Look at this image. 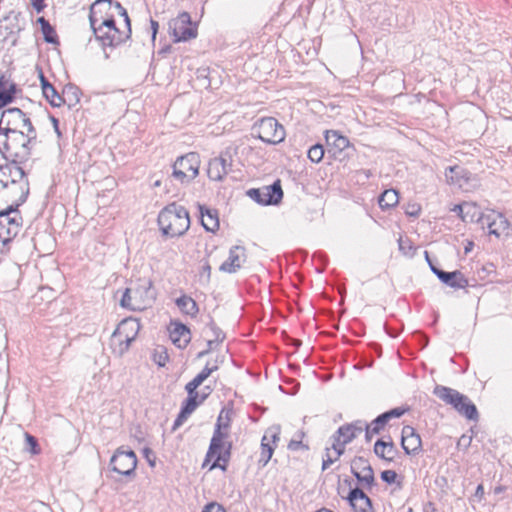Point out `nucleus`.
Masks as SVG:
<instances>
[{
  "instance_id": "1",
  "label": "nucleus",
  "mask_w": 512,
  "mask_h": 512,
  "mask_svg": "<svg viewBox=\"0 0 512 512\" xmlns=\"http://www.w3.org/2000/svg\"><path fill=\"white\" fill-rule=\"evenodd\" d=\"M37 134L0 132V153L13 162L22 163L29 159Z\"/></svg>"
},
{
  "instance_id": "2",
  "label": "nucleus",
  "mask_w": 512,
  "mask_h": 512,
  "mask_svg": "<svg viewBox=\"0 0 512 512\" xmlns=\"http://www.w3.org/2000/svg\"><path fill=\"white\" fill-rule=\"evenodd\" d=\"M223 427L227 428L228 423L222 424L221 416H219L202 465L205 467L210 462L211 458L216 457L209 470L215 468H220L222 471L227 470L231 457L232 443L228 440V433L222 431Z\"/></svg>"
},
{
  "instance_id": "3",
  "label": "nucleus",
  "mask_w": 512,
  "mask_h": 512,
  "mask_svg": "<svg viewBox=\"0 0 512 512\" xmlns=\"http://www.w3.org/2000/svg\"><path fill=\"white\" fill-rule=\"evenodd\" d=\"M163 235L168 237H180L190 227V217L187 209L176 203H171L163 208L157 219Z\"/></svg>"
},
{
  "instance_id": "4",
  "label": "nucleus",
  "mask_w": 512,
  "mask_h": 512,
  "mask_svg": "<svg viewBox=\"0 0 512 512\" xmlns=\"http://www.w3.org/2000/svg\"><path fill=\"white\" fill-rule=\"evenodd\" d=\"M155 299L156 290L152 281L148 278H142L125 289L120 305L133 311H142L151 307Z\"/></svg>"
},
{
  "instance_id": "5",
  "label": "nucleus",
  "mask_w": 512,
  "mask_h": 512,
  "mask_svg": "<svg viewBox=\"0 0 512 512\" xmlns=\"http://www.w3.org/2000/svg\"><path fill=\"white\" fill-rule=\"evenodd\" d=\"M116 16L123 17L125 25H130V18L126 9L115 0H96L90 7L89 24L90 27L111 24Z\"/></svg>"
},
{
  "instance_id": "6",
  "label": "nucleus",
  "mask_w": 512,
  "mask_h": 512,
  "mask_svg": "<svg viewBox=\"0 0 512 512\" xmlns=\"http://www.w3.org/2000/svg\"><path fill=\"white\" fill-rule=\"evenodd\" d=\"M7 188V196L14 197L12 203L7 208L0 210V215H5L6 221L9 222L8 226L11 229V233L15 236L18 234L20 223L16 217H10L11 213H15L18 207L22 205L29 194L28 183H19L12 180L10 185H5Z\"/></svg>"
},
{
  "instance_id": "7",
  "label": "nucleus",
  "mask_w": 512,
  "mask_h": 512,
  "mask_svg": "<svg viewBox=\"0 0 512 512\" xmlns=\"http://www.w3.org/2000/svg\"><path fill=\"white\" fill-rule=\"evenodd\" d=\"M91 30L93 31L95 39L104 50L107 47L113 48L121 45L131 37V24L126 26L125 30H120L116 27L115 20L111 21V24L104 23V25L91 27Z\"/></svg>"
},
{
  "instance_id": "8",
  "label": "nucleus",
  "mask_w": 512,
  "mask_h": 512,
  "mask_svg": "<svg viewBox=\"0 0 512 512\" xmlns=\"http://www.w3.org/2000/svg\"><path fill=\"white\" fill-rule=\"evenodd\" d=\"M253 133L267 144H279L285 139L284 127L273 117L259 119L253 125Z\"/></svg>"
},
{
  "instance_id": "9",
  "label": "nucleus",
  "mask_w": 512,
  "mask_h": 512,
  "mask_svg": "<svg viewBox=\"0 0 512 512\" xmlns=\"http://www.w3.org/2000/svg\"><path fill=\"white\" fill-rule=\"evenodd\" d=\"M200 158L197 153H188L179 157L173 165V176L181 181L190 182L199 173Z\"/></svg>"
},
{
  "instance_id": "10",
  "label": "nucleus",
  "mask_w": 512,
  "mask_h": 512,
  "mask_svg": "<svg viewBox=\"0 0 512 512\" xmlns=\"http://www.w3.org/2000/svg\"><path fill=\"white\" fill-rule=\"evenodd\" d=\"M140 327L139 320L131 317L119 323L112 337L119 342L120 354L125 353L129 349L131 343L136 339Z\"/></svg>"
},
{
  "instance_id": "11",
  "label": "nucleus",
  "mask_w": 512,
  "mask_h": 512,
  "mask_svg": "<svg viewBox=\"0 0 512 512\" xmlns=\"http://www.w3.org/2000/svg\"><path fill=\"white\" fill-rule=\"evenodd\" d=\"M112 470L124 476H134L137 466V457L134 451L119 447L110 459Z\"/></svg>"
},
{
  "instance_id": "12",
  "label": "nucleus",
  "mask_w": 512,
  "mask_h": 512,
  "mask_svg": "<svg viewBox=\"0 0 512 512\" xmlns=\"http://www.w3.org/2000/svg\"><path fill=\"white\" fill-rule=\"evenodd\" d=\"M169 30L175 42L187 41L197 35L196 29L191 26V17L187 12H183L177 18L171 20Z\"/></svg>"
},
{
  "instance_id": "13",
  "label": "nucleus",
  "mask_w": 512,
  "mask_h": 512,
  "mask_svg": "<svg viewBox=\"0 0 512 512\" xmlns=\"http://www.w3.org/2000/svg\"><path fill=\"white\" fill-rule=\"evenodd\" d=\"M232 168V154L229 149L208 163L207 174L213 181H222Z\"/></svg>"
},
{
  "instance_id": "14",
  "label": "nucleus",
  "mask_w": 512,
  "mask_h": 512,
  "mask_svg": "<svg viewBox=\"0 0 512 512\" xmlns=\"http://www.w3.org/2000/svg\"><path fill=\"white\" fill-rule=\"evenodd\" d=\"M351 473L364 487L371 488L374 484V471L369 461L361 456L351 461Z\"/></svg>"
},
{
  "instance_id": "15",
  "label": "nucleus",
  "mask_w": 512,
  "mask_h": 512,
  "mask_svg": "<svg viewBox=\"0 0 512 512\" xmlns=\"http://www.w3.org/2000/svg\"><path fill=\"white\" fill-rule=\"evenodd\" d=\"M246 259V249L239 245L233 246L229 250L228 259L220 265L219 270L225 273H235L246 262Z\"/></svg>"
},
{
  "instance_id": "16",
  "label": "nucleus",
  "mask_w": 512,
  "mask_h": 512,
  "mask_svg": "<svg viewBox=\"0 0 512 512\" xmlns=\"http://www.w3.org/2000/svg\"><path fill=\"white\" fill-rule=\"evenodd\" d=\"M481 224L486 225L489 233L497 237L507 232L509 228L508 220L501 213L495 211L486 213Z\"/></svg>"
},
{
  "instance_id": "17",
  "label": "nucleus",
  "mask_w": 512,
  "mask_h": 512,
  "mask_svg": "<svg viewBox=\"0 0 512 512\" xmlns=\"http://www.w3.org/2000/svg\"><path fill=\"white\" fill-rule=\"evenodd\" d=\"M421 438L412 426L402 428L401 446L406 454L415 455L421 450Z\"/></svg>"
},
{
  "instance_id": "18",
  "label": "nucleus",
  "mask_w": 512,
  "mask_h": 512,
  "mask_svg": "<svg viewBox=\"0 0 512 512\" xmlns=\"http://www.w3.org/2000/svg\"><path fill=\"white\" fill-rule=\"evenodd\" d=\"M28 116L19 108H8L4 110L0 117V132H10L12 128L17 127L21 121H25Z\"/></svg>"
},
{
  "instance_id": "19",
  "label": "nucleus",
  "mask_w": 512,
  "mask_h": 512,
  "mask_svg": "<svg viewBox=\"0 0 512 512\" xmlns=\"http://www.w3.org/2000/svg\"><path fill=\"white\" fill-rule=\"evenodd\" d=\"M433 394L454 409H458L459 403L466 400V395L443 385H436Z\"/></svg>"
},
{
  "instance_id": "20",
  "label": "nucleus",
  "mask_w": 512,
  "mask_h": 512,
  "mask_svg": "<svg viewBox=\"0 0 512 512\" xmlns=\"http://www.w3.org/2000/svg\"><path fill=\"white\" fill-rule=\"evenodd\" d=\"M406 412V409L401 407L393 408L389 411H386L379 416H377L372 422H371V428L367 429V433H376L379 434L385 427V425L394 418H400L404 415Z\"/></svg>"
},
{
  "instance_id": "21",
  "label": "nucleus",
  "mask_w": 512,
  "mask_h": 512,
  "mask_svg": "<svg viewBox=\"0 0 512 512\" xmlns=\"http://www.w3.org/2000/svg\"><path fill=\"white\" fill-rule=\"evenodd\" d=\"M347 499L355 512H373L370 498L360 488L352 489Z\"/></svg>"
},
{
  "instance_id": "22",
  "label": "nucleus",
  "mask_w": 512,
  "mask_h": 512,
  "mask_svg": "<svg viewBox=\"0 0 512 512\" xmlns=\"http://www.w3.org/2000/svg\"><path fill=\"white\" fill-rule=\"evenodd\" d=\"M435 275L440 281L452 288L461 289L468 286V280L458 270L452 272L435 271Z\"/></svg>"
},
{
  "instance_id": "23",
  "label": "nucleus",
  "mask_w": 512,
  "mask_h": 512,
  "mask_svg": "<svg viewBox=\"0 0 512 512\" xmlns=\"http://www.w3.org/2000/svg\"><path fill=\"white\" fill-rule=\"evenodd\" d=\"M457 209H459V216L461 219L466 222L482 223L485 216V214L480 211L477 204L473 202H464L459 204L457 205Z\"/></svg>"
},
{
  "instance_id": "24",
  "label": "nucleus",
  "mask_w": 512,
  "mask_h": 512,
  "mask_svg": "<svg viewBox=\"0 0 512 512\" xmlns=\"http://www.w3.org/2000/svg\"><path fill=\"white\" fill-rule=\"evenodd\" d=\"M364 426V421L357 420L351 424H346L339 427L335 434L344 439V443H350L364 431Z\"/></svg>"
},
{
  "instance_id": "25",
  "label": "nucleus",
  "mask_w": 512,
  "mask_h": 512,
  "mask_svg": "<svg viewBox=\"0 0 512 512\" xmlns=\"http://www.w3.org/2000/svg\"><path fill=\"white\" fill-rule=\"evenodd\" d=\"M201 224L206 231L215 232L219 228L218 212L214 209L199 205Z\"/></svg>"
},
{
  "instance_id": "26",
  "label": "nucleus",
  "mask_w": 512,
  "mask_h": 512,
  "mask_svg": "<svg viewBox=\"0 0 512 512\" xmlns=\"http://www.w3.org/2000/svg\"><path fill=\"white\" fill-rule=\"evenodd\" d=\"M171 341L179 348H185L190 342V330L181 323H175L170 330Z\"/></svg>"
},
{
  "instance_id": "27",
  "label": "nucleus",
  "mask_w": 512,
  "mask_h": 512,
  "mask_svg": "<svg viewBox=\"0 0 512 512\" xmlns=\"http://www.w3.org/2000/svg\"><path fill=\"white\" fill-rule=\"evenodd\" d=\"M395 446L392 441L386 442L382 439H379L374 444V453L381 459L391 462L394 459L395 455Z\"/></svg>"
},
{
  "instance_id": "28",
  "label": "nucleus",
  "mask_w": 512,
  "mask_h": 512,
  "mask_svg": "<svg viewBox=\"0 0 512 512\" xmlns=\"http://www.w3.org/2000/svg\"><path fill=\"white\" fill-rule=\"evenodd\" d=\"M326 141L334 149V155L341 153L349 147L350 142L347 137L340 135L337 131H327L325 135Z\"/></svg>"
},
{
  "instance_id": "29",
  "label": "nucleus",
  "mask_w": 512,
  "mask_h": 512,
  "mask_svg": "<svg viewBox=\"0 0 512 512\" xmlns=\"http://www.w3.org/2000/svg\"><path fill=\"white\" fill-rule=\"evenodd\" d=\"M468 172L460 167V166H451L446 169L445 176L447 181L458 185L461 187L463 185V181L467 182L469 180Z\"/></svg>"
},
{
  "instance_id": "30",
  "label": "nucleus",
  "mask_w": 512,
  "mask_h": 512,
  "mask_svg": "<svg viewBox=\"0 0 512 512\" xmlns=\"http://www.w3.org/2000/svg\"><path fill=\"white\" fill-rule=\"evenodd\" d=\"M264 196L266 199V205H276L280 203L283 198V191L281 188L280 180L275 181L272 185L264 186Z\"/></svg>"
},
{
  "instance_id": "31",
  "label": "nucleus",
  "mask_w": 512,
  "mask_h": 512,
  "mask_svg": "<svg viewBox=\"0 0 512 512\" xmlns=\"http://www.w3.org/2000/svg\"><path fill=\"white\" fill-rule=\"evenodd\" d=\"M185 390L188 394V397L183 402L181 409H183V413L191 414L198 407V405L205 400L206 395H202L198 400L199 393L196 391L197 389H193V391H191L187 388V386H185Z\"/></svg>"
},
{
  "instance_id": "32",
  "label": "nucleus",
  "mask_w": 512,
  "mask_h": 512,
  "mask_svg": "<svg viewBox=\"0 0 512 512\" xmlns=\"http://www.w3.org/2000/svg\"><path fill=\"white\" fill-rule=\"evenodd\" d=\"M455 410L468 420L477 421L479 418L478 410L468 396H466L465 401L459 403L458 409Z\"/></svg>"
},
{
  "instance_id": "33",
  "label": "nucleus",
  "mask_w": 512,
  "mask_h": 512,
  "mask_svg": "<svg viewBox=\"0 0 512 512\" xmlns=\"http://www.w3.org/2000/svg\"><path fill=\"white\" fill-rule=\"evenodd\" d=\"M217 369V364L210 366V363H207L203 370L186 384L187 388L191 391L197 389Z\"/></svg>"
},
{
  "instance_id": "34",
  "label": "nucleus",
  "mask_w": 512,
  "mask_h": 512,
  "mask_svg": "<svg viewBox=\"0 0 512 512\" xmlns=\"http://www.w3.org/2000/svg\"><path fill=\"white\" fill-rule=\"evenodd\" d=\"M176 305L185 314L194 316L198 312V306L196 302L187 295H183L176 299Z\"/></svg>"
},
{
  "instance_id": "35",
  "label": "nucleus",
  "mask_w": 512,
  "mask_h": 512,
  "mask_svg": "<svg viewBox=\"0 0 512 512\" xmlns=\"http://www.w3.org/2000/svg\"><path fill=\"white\" fill-rule=\"evenodd\" d=\"M398 192L394 189L385 190L379 197L378 203L382 209H389L398 204Z\"/></svg>"
},
{
  "instance_id": "36",
  "label": "nucleus",
  "mask_w": 512,
  "mask_h": 512,
  "mask_svg": "<svg viewBox=\"0 0 512 512\" xmlns=\"http://www.w3.org/2000/svg\"><path fill=\"white\" fill-rule=\"evenodd\" d=\"M275 446L272 445L269 441L261 440V455L259 458V463H262V466H266L269 460L271 459Z\"/></svg>"
},
{
  "instance_id": "37",
  "label": "nucleus",
  "mask_w": 512,
  "mask_h": 512,
  "mask_svg": "<svg viewBox=\"0 0 512 512\" xmlns=\"http://www.w3.org/2000/svg\"><path fill=\"white\" fill-rule=\"evenodd\" d=\"M42 93L53 107H60L64 103V99L58 94L54 86L48 88Z\"/></svg>"
},
{
  "instance_id": "38",
  "label": "nucleus",
  "mask_w": 512,
  "mask_h": 512,
  "mask_svg": "<svg viewBox=\"0 0 512 512\" xmlns=\"http://www.w3.org/2000/svg\"><path fill=\"white\" fill-rule=\"evenodd\" d=\"M8 224L9 222L6 221L5 215H0V242L4 244L12 237H15V235L11 233Z\"/></svg>"
},
{
  "instance_id": "39",
  "label": "nucleus",
  "mask_w": 512,
  "mask_h": 512,
  "mask_svg": "<svg viewBox=\"0 0 512 512\" xmlns=\"http://www.w3.org/2000/svg\"><path fill=\"white\" fill-rule=\"evenodd\" d=\"M281 434V428L279 425H273L269 427L264 435H263V441H269L272 445L275 444L280 439Z\"/></svg>"
},
{
  "instance_id": "40",
  "label": "nucleus",
  "mask_w": 512,
  "mask_h": 512,
  "mask_svg": "<svg viewBox=\"0 0 512 512\" xmlns=\"http://www.w3.org/2000/svg\"><path fill=\"white\" fill-rule=\"evenodd\" d=\"M12 132L18 133H28V136H32V134H37L36 129L34 128L29 117L25 118V121H21L17 127L12 128Z\"/></svg>"
},
{
  "instance_id": "41",
  "label": "nucleus",
  "mask_w": 512,
  "mask_h": 512,
  "mask_svg": "<svg viewBox=\"0 0 512 512\" xmlns=\"http://www.w3.org/2000/svg\"><path fill=\"white\" fill-rule=\"evenodd\" d=\"M332 440H333V443H332L331 448L334 450L335 459H339L341 457V455H343V453L345 451V445L347 443H344V439H342L335 433L332 436Z\"/></svg>"
},
{
  "instance_id": "42",
  "label": "nucleus",
  "mask_w": 512,
  "mask_h": 512,
  "mask_svg": "<svg viewBox=\"0 0 512 512\" xmlns=\"http://www.w3.org/2000/svg\"><path fill=\"white\" fill-rule=\"evenodd\" d=\"M323 157L324 148L320 144H315L308 150V158L314 163H319Z\"/></svg>"
},
{
  "instance_id": "43",
  "label": "nucleus",
  "mask_w": 512,
  "mask_h": 512,
  "mask_svg": "<svg viewBox=\"0 0 512 512\" xmlns=\"http://www.w3.org/2000/svg\"><path fill=\"white\" fill-rule=\"evenodd\" d=\"M264 188H252L247 191V195L255 202L266 205V197L264 196Z\"/></svg>"
},
{
  "instance_id": "44",
  "label": "nucleus",
  "mask_w": 512,
  "mask_h": 512,
  "mask_svg": "<svg viewBox=\"0 0 512 512\" xmlns=\"http://www.w3.org/2000/svg\"><path fill=\"white\" fill-rule=\"evenodd\" d=\"M209 332L211 333L212 339L222 342L225 339V334L223 331L215 325L214 322H210L207 326Z\"/></svg>"
},
{
  "instance_id": "45",
  "label": "nucleus",
  "mask_w": 512,
  "mask_h": 512,
  "mask_svg": "<svg viewBox=\"0 0 512 512\" xmlns=\"http://www.w3.org/2000/svg\"><path fill=\"white\" fill-rule=\"evenodd\" d=\"M25 439L27 444V450L30 451L31 454L36 455L39 453L38 443L34 436L29 433H25Z\"/></svg>"
},
{
  "instance_id": "46",
  "label": "nucleus",
  "mask_w": 512,
  "mask_h": 512,
  "mask_svg": "<svg viewBox=\"0 0 512 512\" xmlns=\"http://www.w3.org/2000/svg\"><path fill=\"white\" fill-rule=\"evenodd\" d=\"M42 33L44 35V40L47 43H52V44L57 43V35H56L54 28L51 25H47L45 27V31H42Z\"/></svg>"
},
{
  "instance_id": "47",
  "label": "nucleus",
  "mask_w": 512,
  "mask_h": 512,
  "mask_svg": "<svg viewBox=\"0 0 512 512\" xmlns=\"http://www.w3.org/2000/svg\"><path fill=\"white\" fill-rule=\"evenodd\" d=\"M154 360L159 366H164L168 361V355L163 349L161 351L156 350L154 353Z\"/></svg>"
},
{
  "instance_id": "48",
  "label": "nucleus",
  "mask_w": 512,
  "mask_h": 512,
  "mask_svg": "<svg viewBox=\"0 0 512 512\" xmlns=\"http://www.w3.org/2000/svg\"><path fill=\"white\" fill-rule=\"evenodd\" d=\"M202 512H226L224 507L217 502H210L204 506Z\"/></svg>"
},
{
  "instance_id": "49",
  "label": "nucleus",
  "mask_w": 512,
  "mask_h": 512,
  "mask_svg": "<svg viewBox=\"0 0 512 512\" xmlns=\"http://www.w3.org/2000/svg\"><path fill=\"white\" fill-rule=\"evenodd\" d=\"M397 478V473L393 470H385L381 473V479L387 484H392Z\"/></svg>"
},
{
  "instance_id": "50",
  "label": "nucleus",
  "mask_w": 512,
  "mask_h": 512,
  "mask_svg": "<svg viewBox=\"0 0 512 512\" xmlns=\"http://www.w3.org/2000/svg\"><path fill=\"white\" fill-rule=\"evenodd\" d=\"M338 459H335V455H331L330 453V449L327 448L326 449V458L323 459V463H322V470L325 471L331 464H333L335 461H337Z\"/></svg>"
},
{
  "instance_id": "51",
  "label": "nucleus",
  "mask_w": 512,
  "mask_h": 512,
  "mask_svg": "<svg viewBox=\"0 0 512 512\" xmlns=\"http://www.w3.org/2000/svg\"><path fill=\"white\" fill-rule=\"evenodd\" d=\"M200 277H205L206 282H209L211 277V266L208 261L204 262L202 265V270L200 272Z\"/></svg>"
},
{
  "instance_id": "52",
  "label": "nucleus",
  "mask_w": 512,
  "mask_h": 512,
  "mask_svg": "<svg viewBox=\"0 0 512 512\" xmlns=\"http://www.w3.org/2000/svg\"><path fill=\"white\" fill-rule=\"evenodd\" d=\"M190 414L183 413V409H181L180 413L178 414V417L176 418L173 429H176L177 427L181 426L183 422L188 418Z\"/></svg>"
},
{
  "instance_id": "53",
  "label": "nucleus",
  "mask_w": 512,
  "mask_h": 512,
  "mask_svg": "<svg viewBox=\"0 0 512 512\" xmlns=\"http://www.w3.org/2000/svg\"><path fill=\"white\" fill-rule=\"evenodd\" d=\"M7 94L6 96L8 95V97L10 98V103L13 101L14 99V95L16 93V84L13 83V82H10L8 80V84H7ZM5 96V94H3Z\"/></svg>"
},
{
  "instance_id": "54",
  "label": "nucleus",
  "mask_w": 512,
  "mask_h": 512,
  "mask_svg": "<svg viewBox=\"0 0 512 512\" xmlns=\"http://www.w3.org/2000/svg\"><path fill=\"white\" fill-rule=\"evenodd\" d=\"M39 78H40V83H41V88H42V92H44L45 90H47L48 88L52 87L53 85L46 79V77L44 76V74L42 73V71H40L39 73Z\"/></svg>"
},
{
  "instance_id": "55",
  "label": "nucleus",
  "mask_w": 512,
  "mask_h": 512,
  "mask_svg": "<svg viewBox=\"0 0 512 512\" xmlns=\"http://www.w3.org/2000/svg\"><path fill=\"white\" fill-rule=\"evenodd\" d=\"M288 448L290 450H298L299 448H305L307 449V446L302 443L301 440H291L288 444Z\"/></svg>"
},
{
  "instance_id": "56",
  "label": "nucleus",
  "mask_w": 512,
  "mask_h": 512,
  "mask_svg": "<svg viewBox=\"0 0 512 512\" xmlns=\"http://www.w3.org/2000/svg\"><path fill=\"white\" fill-rule=\"evenodd\" d=\"M420 211V207L418 205L413 204L409 207V210H407L406 213L410 216L416 217L420 214Z\"/></svg>"
},
{
  "instance_id": "57",
  "label": "nucleus",
  "mask_w": 512,
  "mask_h": 512,
  "mask_svg": "<svg viewBox=\"0 0 512 512\" xmlns=\"http://www.w3.org/2000/svg\"><path fill=\"white\" fill-rule=\"evenodd\" d=\"M7 84L8 80L4 77H0V95L7 94Z\"/></svg>"
},
{
  "instance_id": "58",
  "label": "nucleus",
  "mask_w": 512,
  "mask_h": 512,
  "mask_svg": "<svg viewBox=\"0 0 512 512\" xmlns=\"http://www.w3.org/2000/svg\"><path fill=\"white\" fill-rule=\"evenodd\" d=\"M143 453H144L145 458L148 460L150 466L153 467L155 465V460L154 459L152 460L150 458V456L153 455L152 450L150 448H144Z\"/></svg>"
},
{
  "instance_id": "59",
  "label": "nucleus",
  "mask_w": 512,
  "mask_h": 512,
  "mask_svg": "<svg viewBox=\"0 0 512 512\" xmlns=\"http://www.w3.org/2000/svg\"><path fill=\"white\" fill-rule=\"evenodd\" d=\"M159 28V24L157 21L151 19V29H152V39L155 40L156 34Z\"/></svg>"
},
{
  "instance_id": "60",
  "label": "nucleus",
  "mask_w": 512,
  "mask_h": 512,
  "mask_svg": "<svg viewBox=\"0 0 512 512\" xmlns=\"http://www.w3.org/2000/svg\"><path fill=\"white\" fill-rule=\"evenodd\" d=\"M51 121L53 123V127H54V130H55L57 136L60 137L61 132L59 130V121L54 116L51 117Z\"/></svg>"
},
{
  "instance_id": "61",
  "label": "nucleus",
  "mask_w": 512,
  "mask_h": 512,
  "mask_svg": "<svg viewBox=\"0 0 512 512\" xmlns=\"http://www.w3.org/2000/svg\"><path fill=\"white\" fill-rule=\"evenodd\" d=\"M10 103L8 95H0V109Z\"/></svg>"
},
{
  "instance_id": "62",
  "label": "nucleus",
  "mask_w": 512,
  "mask_h": 512,
  "mask_svg": "<svg viewBox=\"0 0 512 512\" xmlns=\"http://www.w3.org/2000/svg\"><path fill=\"white\" fill-rule=\"evenodd\" d=\"M43 1L44 0H31L32 5L39 11L43 7Z\"/></svg>"
},
{
  "instance_id": "63",
  "label": "nucleus",
  "mask_w": 512,
  "mask_h": 512,
  "mask_svg": "<svg viewBox=\"0 0 512 512\" xmlns=\"http://www.w3.org/2000/svg\"><path fill=\"white\" fill-rule=\"evenodd\" d=\"M38 22H39V23H40V25H41V30H42V31H45V27H46L47 25H50V23H49V22H48L44 17H40V18L38 19Z\"/></svg>"
},
{
  "instance_id": "64",
  "label": "nucleus",
  "mask_w": 512,
  "mask_h": 512,
  "mask_svg": "<svg viewBox=\"0 0 512 512\" xmlns=\"http://www.w3.org/2000/svg\"><path fill=\"white\" fill-rule=\"evenodd\" d=\"M38 22H39V23H40V25H41V30H42V31H45V27H46L47 25H50V23H49V22H48L44 17H40V18L38 19Z\"/></svg>"
}]
</instances>
